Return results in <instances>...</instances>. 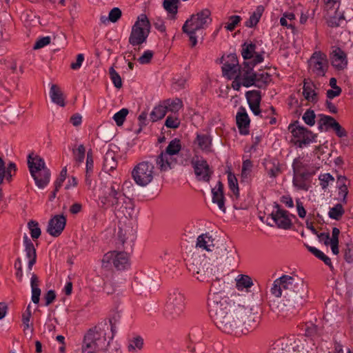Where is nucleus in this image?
<instances>
[{"instance_id": "774afa93", "label": "nucleus", "mask_w": 353, "mask_h": 353, "mask_svg": "<svg viewBox=\"0 0 353 353\" xmlns=\"http://www.w3.org/2000/svg\"><path fill=\"white\" fill-rule=\"evenodd\" d=\"M56 298L54 291L49 290L45 295L46 305H49L52 303Z\"/></svg>"}, {"instance_id": "393cba45", "label": "nucleus", "mask_w": 353, "mask_h": 353, "mask_svg": "<svg viewBox=\"0 0 353 353\" xmlns=\"http://www.w3.org/2000/svg\"><path fill=\"white\" fill-rule=\"evenodd\" d=\"M236 120L240 133L243 135L248 134L249 132L248 128L250 125V120L245 108H239V112L236 116Z\"/></svg>"}, {"instance_id": "0e129e2a", "label": "nucleus", "mask_w": 353, "mask_h": 353, "mask_svg": "<svg viewBox=\"0 0 353 353\" xmlns=\"http://www.w3.org/2000/svg\"><path fill=\"white\" fill-rule=\"evenodd\" d=\"M263 59H264V58H263V55L261 54H256V53H255L254 54V57H252L250 61H248L250 63V65L252 70H253V68L256 65L263 62Z\"/></svg>"}, {"instance_id": "49530a36", "label": "nucleus", "mask_w": 353, "mask_h": 353, "mask_svg": "<svg viewBox=\"0 0 353 353\" xmlns=\"http://www.w3.org/2000/svg\"><path fill=\"white\" fill-rule=\"evenodd\" d=\"M196 142L199 147L203 150H208L211 144L210 137L205 134L197 135Z\"/></svg>"}, {"instance_id": "dca6fc26", "label": "nucleus", "mask_w": 353, "mask_h": 353, "mask_svg": "<svg viewBox=\"0 0 353 353\" xmlns=\"http://www.w3.org/2000/svg\"><path fill=\"white\" fill-rule=\"evenodd\" d=\"M292 134L291 141L299 148L307 147L309 143V131L302 126L299 121H296L288 126Z\"/></svg>"}, {"instance_id": "69168bd1", "label": "nucleus", "mask_w": 353, "mask_h": 353, "mask_svg": "<svg viewBox=\"0 0 353 353\" xmlns=\"http://www.w3.org/2000/svg\"><path fill=\"white\" fill-rule=\"evenodd\" d=\"M332 130L335 132L336 135L339 137H344L347 135L345 130L341 127V125L336 122V123L334 124V128Z\"/></svg>"}, {"instance_id": "c756f323", "label": "nucleus", "mask_w": 353, "mask_h": 353, "mask_svg": "<svg viewBox=\"0 0 353 353\" xmlns=\"http://www.w3.org/2000/svg\"><path fill=\"white\" fill-rule=\"evenodd\" d=\"M30 285L32 289V301L35 304H38L41 291L39 288V279L34 274H32L31 276Z\"/></svg>"}, {"instance_id": "aec40b11", "label": "nucleus", "mask_w": 353, "mask_h": 353, "mask_svg": "<svg viewBox=\"0 0 353 353\" xmlns=\"http://www.w3.org/2000/svg\"><path fill=\"white\" fill-rule=\"evenodd\" d=\"M28 165L32 176H36V172H41L45 176L46 179H48V169L46 166V163L42 158L39 156L30 154L28 157Z\"/></svg>"}, {"instance_id": "2f4dec72", "label": "nucleus", "mask_w": 353, "mask_h": 353, "mask_svg": "<svg viewBox=\"0 0 353 353\" xmlns=\"http://www.w3.org/2000/svg\"><path fill=\"white\" fill-rule=\"evenodd\" d=\"M143 339L140 336H134L128 341V351L130 353H136L142 350Z\"/></svg>"}, {"instance_id": "6ab92c4d", "label": "nucleus", "mask_w": 353, "mask_h": 353, "mask_svg": "<svg viewBox=\"0 0 353 353\" xmlns=\"http://www.w3.org/2000/svg\"><path fill=\"white\" fill-rule=\"evenodd\" d=\"M191 164L199 180L204 181L210 180L211 171L206 161L201 157H194L191 161Z\"/></svg>"}, {"instance_id": "6e6d98bb", "label": "nucleus", "mask_w": 353, "mask_h": 353, "mask_svg": "<svg viewBox=\"0 0 353 353\" xmlns=\"http://www.w3.org/2000/svg\"><path fill=\"white\" fill-rule=\"evenodd\" d=\"M319 181L320 185L322 186L323 189H325L328 186L330 182L334 181V178L330 174L325 173L319 176Z\"/></svg>"}, {"instance_id": "4d7b16f0", "label": "nucleus", "mask_w": 353, "mask_h": 353, "mask_svg": "<svg viewBox=\"0 0 353 353\" xmlns=\"http://www.w3.org/2000/svg\"><path fill=\"white\" fill-rule=\"evenodd\" d=\"M121 10L119 8H112L108 14V19L112 23L117 22L121 17Z\"/></svg>"}, {"instance_id": "9b49d317", "label": "nucleus", "mask_w": 353, "mask_h": 353, "mask_svg": "<svg viewBox=\"0 0 353 353\" xmlns=\"http://www.w3.org/2000/svg\"><path fill=\"white\" fill-rule=\"evenodd\" d=\"M183 107L181 99L175 98L167 99L155 106L150 114L152 122L162 119L167 112H178Z\"/></svg>"}, {"instance_id": "412c9836", "label": "nucleus", "mask_w": 353, "mask_h": 353, "mask_svg": "<svg viewBox=\"0 0 353 353\" xmlns=\"http://www.w3.org/2000/svg\"><path fill=\"white\" fill-rule=\"evenodd\" d=\"M66 219L63 215H55L48 222L47 232L51 236H59L64 230Z\"/></svg>"}, {"instance_id": "338daca9", "label": "nucleus", "mask_w": 353, "mask_h": 353, "mask_svg": "<svg viewBox=\"0 0 353 353\" xmlns=\"http://www.w3.org/2000/svg\"><path fill=\"white\" fill-rule=\"evenodd\" d=\"M154 26L159 31H160L162 33H164L165 35H166V34H165V30H166L164 22L161 19H157L155 20V21L154 22Z\"/></svg>"}, {"instance_id": "bb28decb", "label": "nucleus", "mask_w": 353, "mask_h": 353, "mask_svg": "<svg viewBox=\"0 0 353 353\" xmlns=\"http://www.w3.org/2000/svg\"><path fill=\"white\" fill-rule=\"evenodd\" d=\"M212 202L216 203L219 208L223 212H225V197L223 194V185L219 181L216 185L212 189Z\"/></svg>"}, {"instance_id": "f8f14e48", "label": "nucleus", "mask_w": 353, "mask_h": 353, "mask_svg": "<svg viewBox=\"0 0 353 353\" xmlns=\"http://www.w3.org/2000/svg\"><path fill=\"white\" fill-rule=\"evenodd\" d=\"M210 287L209 289L208 305V307L217 305L225 299L234 298V295L230 296H224L225 281L216 276L210 279Z\"/></svg>"}, {"instance_id": "72a5a7b5", "label": "nucleus", "mask_w": 353, "mask_h": 353, "mask_svg": "<svg viewBox=\"0 0 353 353\" xmlns=\"http://www.w3.org/2000/svg\"><path fill=\"white\" fill-rule=\"evenodd\" d=\"M49 96L52 101L61 107L65 106V95L61 90H50Z\"/></svg>"}, {"instance_id": "c85d7f7f", "label": "nucleus", "mask_w": 353, "mask_h": 353, "mask_svg": "<svg viewBox=\"0 0 353 353\" xmlns=\"http://www.w3.org/2000/svg\"><path fill=\"white\" fill-rule=\"evenodd\" d=\"M117 167L116 154L112 150H108L104 156L103 169L105 172L109 173L114 171Z\"/></svg>"}, {"instance_id": "f257e3e1", "label": "nucleus", "mask_w": 353, "mask_h": 353, "mask_svg": "<svg viewBox=\"0 0 353 353\" xmlns=\"http://www.w3.org/2000/svg\"><path fill=\"white\" fill-rule=\"evenodd\" d=\"M210 316L215 325L221 332L227 334H236L244 327L246 331L254 329L257 325L259 316L252 312V309L241 303L239 296L225 299L221 303L208 307Z\"/></svg>"}, {"instance_id": "37998d69", "label": "nucleus", "mask_w": 353, "mask_h": 353, "mask_svg": "<svg viewBox=\"0 0 353 353\" xmlns=\"http://www.w3.org/2000/svg\"><path fill=\"white\" fill-rule=\"evenodd\" d=\"M345 21L343 14L336 11L333 16H331L327 21L331 27H338L342 25Z\"/></svg>"}, {"instance_id": "f3484780", "label": "nucleus", "mask_w": 353, "mask_h": 353, "mask_svg": "<svg viewBox=\"0 0 353 353\" xmlns=\"http://www.w3.org/2000/svg\"><path fill=\"white\" fill-rule=\"evenodd\" d=\"M220 61L223 63L221 67L223 76L228 79L233 80L241 68L239 64L236 55L235 54H230L226 57L223 56L220 59Z\"/></svg>"}, {"instance_id": "4be33fe9", "label": "nucleus", "mask_w": 353, "mask_h": 353, "mask_svg": "<svg viewBox=\"0 0 353 353\" xmlns=\"http://www.w3.org/2000/svg\"><path fill=\"white\" fill-rule=\"evenodd\" d=\"M332 65L337 70H343L347 65L346 54L339 48H334L330 53Z\"/></svg>"}, {"instance_id": "c9c22d12", "label": "nucleus", "mask_w": 353, "mask_h": 353, "mask_svg": "<svg viewBox=\"0 0 353 353\" xmlns=\"http://www.w3.org/2000/svg\"><path fill=\"white\" fill-rule=\"evenodd\" d=\"M236 285L238 290L248 289L253 285L252 279L248 275L241 274L236 279Z\"/></svg>"}, {"instance_id": "79ce46f5", "label": "nucleus", "mask_w": 353, "mask_h": 353, "mask_svg": "<svg viewBox=\"0 0 353 353\" xmlns=\"http://www.w3.org/2000/svg\"><path fill=\"white\" fill-rule=\"evenodd\" d=\"M179 3L180 0H164L163 7L168 13L175 15L177 13Z\"/></svg>"}, {"instance_id": "7ed1b4c3", "label": "nucleus", "mask_w": 353, "mask_h": 353, "mask_svg": "<svg viewBox=\"0 0 353 353\" xmlns=\"http://www.w3.org/2000/svg\"><path fill=\"white\" fill-rule=\"evenodd\" d=\"M210 16V10L205 8L192 14L184 23L182 30L188 36L192 46H195L197 43L196 33L205 29L211 23L212 18Z\"/></svg>"}, {"instance_id": "8fccbe9b", "label": "nucleus", "mask_w": 353, "mask_h": 353, "mask_svg": "<svg viewBox=\"0 0 353 353\" xmlns=\"http://www.w3.org/2000/svg\"><path fill=\"white\" fill-rule=\"evenodd\" d=\"M252 167L253 164L250 160L246 159L243 161L241 170V178L243 179H248V177L250 175Z\"/></svg>"}, {"instance_id": "4c0bfd02", "label": "nucleus", "mask_w": 353, "mask_h": 353, "mask_svg": "<svg viewBox=\"0 0 353 353\" xmlns=\"http://www.w3.org/2000/svg\"><path fill=\"white\" fill-rule=\"evenodd\" d=\"M165 121V125L168 128H177L180 125L181 121L177 112H170Z\"/></svg>"}, {"instance_id": "bf43d9fd", "label": "nucleus", "mask_w": 353, "mask_h": 353, "mask_svg": "<svg viewBox=\"0 0 353 353\" xmlns=\"http://www.w3.org/2000/svg\"><path fill=\"white\" fill-rule=\"evenodd\" d=\"M154 53L152 50H146L143 54L138 59V61L141 64H147L150 62Z\"/></svg>"}, {"instance_id": "3c124183", "label": "nucleus", "mask_w": 353, "mask_h": 353, "mask_svg": "<svg viewBox=\"0 0 353 353\" xmlns=\"http://www.w3.org/2000/svg\"><path fill=\"white\" fill-rule=\"evenodd\" d=\"M265 169L270 177H276L280 172L279 165L272 161H268L265 163Z\"/></svg>"}, {"instance_id": "20e7f679", "label": "nucleus", "mask_w": 353, "mask_h": 353, "mask_svg": "<svg viewBox=\"0 0 353 353\" xmlns=\"http://www.w3.org/2000/svg\"><path fill=\"white\" fill-rule=\"evenodd\" d=\"M108 330L106 323H100L90 328L84 336L81 347L106 351L110 344L106 336Z\"/></svg>"}, {"instance_id": "603ef678", "label": "nucleus", "mask_w": 353, "mask_h": 353, "mask_svg": "<svg viewBox=\"0 0 353 353\" xmlns=\"http://www.w3.org/2000/svg\"><path fill=\"white\" fill-rule=\"evenodd\" d=\"M128 114V110L125 108H123L116 114H114L113 117V119L116 122L117 125L121 126L123 125L126 116Z\"/></svg>"}, {"instance_id": "9d476101", "label": "nucleus", "mask_w": 353, "mask_h": 353, "mask_svg": "<svg viewBox=\"0 0 353 353\" xmlns=\"http://www.w3.org/2000/svg\"><path fill=\"white\" fill-rule=\"evenodd\" d=\"M185 307L184 294L178 289L171 290L165 304V312L172 319H176L182 315Z\"/></svg>"}, {"instance_id": "423d86ee", "label": "nucleus", "mask_w": 353, "mask_h": 353, "mask_svg": "<svg viewBox=\"0 0 353 353\" xmlns=\"http://www.w3.org/2000/svg\"><path fill=\"white\" fill-rule=\"evenodd\" d=\"M131 174L137 185L145 187L152 182L157 170L152 161H143L134 166Z\"/></svg>"}, {"instance_id": "6e6552de", "label": "nucleus", "mask_w": 353, "mask_h": 353, "mask_svg": "<svg viewBox=\"0 0 353 353\" xmlns=\"http://www.w3.org/2000/svg\"><path fill=\"white\" fill-rule=\"evenodd\" d=\"M295 343L292 346V339L289 337L279 339L272 345L268 353H308L306 339Z\"/></svg>"}, {"instance_id": "680f3d73", "label": "nucleus", "mask_w": 353, "mask_h": 353, "mask_svg": "<svg viewBox=\"0 0 353 353\" xmlns=\"http://www.w3.org/2000/svg\"><path fill=\"white\" fill-rule=\"evenodd\" d=\"M85 148L83 145H80L77 150H74V155L76 161L82 162L85 157Z\"/></svg>"}, {"instance_id": "a878e982", "label": "nucleus", "mask_w": 353, "mask_h": 353, "mask_svg": "<svg viewBox=\"0 0 353 353\" xmlns=\"http://www.w3.org/2000/svg\"><path fill=\"white\" fill-rule=\"evenodd\" d=\"M276 211L272 212L271 215L274 223L278 227L287 229L291 225V221L286 214V212L279 208V205H276Z\"/></svg>"}, {"instance_id": "ea45409f", "label": "nucleus", "mask_w": 353, "mask_h": 353, "mask_svg": "<svg viewBox=\"0 0 353 353\" xmlns=\"http://www.w3.org/2000/svg\"><path fill=\"white\" fill-rule=\"evenodd\" d=\"M271 78L268 73L256 74V82L254 86L261 88L270 85Z\"/></svg>"}, {"instance_id": "5fc2aeb1", "label": "nucleus", "mask_w": 353, "mask_h": 353, "mask_svg": "<svg viewBox=\"0 0 353 353\" xmlns=\"http://www.w3.org/2000/svg\"><path fill=\"white\" fill-rule=\"evenodd\" d=\"M109 73L114 86L117 88H121L122 82L119 74L112 68L110 69Z\"/></svg>"}, {"instance_id": "b1692460", "label": "nucleus", "mask_w": 353, "mask_h": 353, "mask_svg": "<svg viewBox=\"0 0 353 353\" xmlns=\"http://www.w3.org/2000/svg\"><path fill=\"white\" fill-rule=\"evenodd\" d=\"M245 95L250 110L255 115H259L261 112L259 105L261 96L260 92L256 90H252L248 91Z\"/></svg>"}, {"instance_id": "f704fd0d", "label": "nucleus", "mask_w": 353, "mask_h": 353, "mask_svg": "<svg viewBox=\"0 0 353 353\" xmlns=\"http://www.w3.org/2000/svg\"><path fill=\"white\" fill-rule=\"evenodd\" d=\"M264 10L265 8L263 6H259L250 19L245 22V26L249 28L255 26L259 21Z\"/></svg>"}, {"instance_id": "1a4fd4ad", "label": "nucleus", "mask_w": 353, "mask_h": 353, "mask_svg": "<svg viewBox=\"0 0 353 353\" xmlns=\"http://www.w3.org/2000/svg\"><path fill=\"white\" fill-rule=\"evenodd\" d=\"M188 270L198 281L209 282L210 279L215 276L219 268L216 265L210 262V259H205L200 263L194 261L189 264Z\"/></svg>"}, {"instance_id": "09e8293b", "label": "nucleus", "mask_w": 353, "mask_h": 353, "mask_svg": "<svg viewBox=\"0 0 353 353\" xmlns=\"http://www.w3.org/2000/svg\"><path fill=\"white\" fill-rule=\"evenodd\" d=\"M228 185L230 189L232 191L233 194L236 196H239V186L237 179L234 174L231 172L228 173Z\"/></svg>"}, {"instance_id": "7c9ffc66", "label": "nucleus", "mask_w": 353, "mask_h": 353, "mask_svg": "<svg viewBox=\"0 0 353 353\" xmlns=\"http://www.w3.org/2000/svg\"><path fill=\"white\" fill-rule=\"evenodd\" d=\"M196 247L212 251V248H214L213 239L207 234H203L197 238Z\"/></svg>"}, {"instance_id": "473e14b6", "label": "nucleus", "mask_w": 353, "mask_h": 353, "mask_svg": "<svg viewBox=\"0 0 353 353\" xmlns=\"http://www.w3.org/2000/svg\"><path fill=\"white\" fill-rule=\"evenodd\" d=\"M321 118L319 121L318 125L319 128L323 131H327L330 129H332L334 124L336 123V121L330 116L320 115Z\"/></svg>"}, {"instance_id": "39448f33", "label": "nucleus", "mask_w": 353, "mask_h": 353, "mask_svg": "<svg viewBox=\"0 0 353 353\" xmlns=\"http://www.w3.org/2000/svg\"><path fill=\"white\" fill-rule=\"evenodd\" d=\"M181 149L180 141L177 139L172 140L165 150L157 156L154 159L157 168L161 172H166L174 168L177 161L174 155L177 154Z\"/></svg>"}, {"instance_id": "e2e57ef3", "label": "nucleus", "mask_w": 353, "mask_h": 353, "mask_svg": "<svg viewBox=\"0 0 353 353\" xmlns=\"http://www.w3.org/2000/svg\"><path fill=\"white\" fill-rule=\"evenodd\" d=\"M279 282L276 279L272 285V287L271 288V292L273 295H274L276 297H280L282 295V290L281 288V285L279 284Z\"/></svg>"}, {"instance_id": "052dcab7", "label": "nucleus", "mask_w": 353, "mask_h": 353, "mask_svg": "<svg viewBox=\"0 0 353 353\" xmlns=\"http://www.w3.org/2000/svg\"><path fill=\"white\" fill-rule=\"evenodd\" d=\"M67 175V169L66 167L63 168L62 170L60 172L59 178L55 181L54 185H55V191H58L59 189L62 185V183L65 181Z\"/></svg>"}, {"instance_id": "5701e85b", "label": "nucleus", "mask_w": 353, "mask_h": 353, "mask_svg": "<svg viewBox=\"0 0 353 353\" xmlns=\"http://www.w3.org/2000/svg\"><path fill=\"white\" fill-rule=\"evenodd\" d=\"M214 252L217 259L229 264L234 260L236 256V251L232 247L226 248L225 245L216 248Z\"/></svg>"}, {"instance_id": "a18cd8bd", "label": "nucleus", "mask_w": 353, "mask_h": 353, "mask_svg": "<svg viewBox=\"0 0 353 353\" xmlns=\"http://www.w3.org/2000/svg\"><path fill=\"white\" fill-rule=\"evenodd\" d=\"M344 213L343 206L341 204H336L329 210V216L335 220H339Z\"/></svg>"}, {"instance_id": "c03bdc74", "label": "nucleus", "mask_w": 353, "mask_h": 353, "mask_svg": "<svg viewBox=\"0 0 353 353\" xmlns=\"http://www.w3.org/2000/svg\"><path fill=\"white\" fill-rule=\"evenodd\" d=\"M28 228L33 239H37L41 236V231L37 221L34 220L30 221L28 223Z\"/></svg>"}, {"instance_id": "e433bc0d", "label": "nucleus", "mask_w": 353, "mask_h": 353, "mask_svg": "<svg viewBox=\"0 0 353 353\" xmlns=\"http://www.w3.org/2000/svg\"><path fill=\"white\" fill-rule=\"evenodd\" d=\"M31 316L30 304H29L26 311L22 314V322L24 332L30 330V334L33 332L32 324L30 323Z\"/></svg>"}, {"instance_id": "13d9d810", "label": "nucleus", "mask_w": 353, "mask_h": 353, "mask_svg": "<svg viewBox=\"0 0 353 353\" xmlns=\"http://www.w3.org/2000/svg\"><path fill=\"white\" fill-rule=\"evenodd\" d=\"M50 41H51V38L48 36L39 38L36 41L34 46L33 47V49L34 50L41 49L45 46H48V44H50Z\"/></svg>"}, {"instance_id": "a211bd4d", "label": "nucleus", "mask_w": 353, "mask_h": 353, "mask_svg": "<svg viewBox=\"0 0 353 353\" xmlns=\"http://www.w3.org/2000/svg\"><path fill=\"white\" fill-rule=\"evenodd\" d=\"M317 76H324L328 68L327 56L323 52L315 51L310 57V68Z\"/></svg>"}, {"instance_id": "cd10ccee", "label": "nucleus", "mask_w": 353, "mask_h": 353, "mask_svg": "<svg viewBox=\"0 0 353 353\" xmlns=\"http://www.w3.org/2000/svg\"><path fill=\"white\" fill-rule=\"evenodd\" d=\"M23 243L25 245L26 256L29 259L28 269L32 270L33 265L36 262V249L32 242L31 241V240L29 239L26 234H25L23 236Z\"/></svg>"}, {"instance_id": "2eb2a0df", "label": "nucleus", "mask_w": 353, "mask_h": 353, "mask_svg": "<svg viewBox=\"0 0 353 353\" xmlns=\"http://www.w3.org/2000/svg\"><path fill=\"white\" fill-rule=\"evenodd\" d=\"M101 263L105 268H109L112 263L117 270H123L129 266V256L125 252H109L103 256Z\"/></svg>"}, {"instance_id": "f03ea898", "label": "nucleus", "mask_w": 353, "mask_h": 353, "mask_svg": "<svg viewBox=\"0 0 353 353\" xmlns=\"http://www.w3.org/2000/svg\"><path fill=\"white\" fill-rule=\"evenodd\" d=\"M103 190V196L100 197L103 207L109 205L114 208L116 214L132 219L134 215V205L130 199L122 192L121 180L117 176H111Z\"/></svg>"}, {"instance_id": "58836bf2", "label": "nucleus", "mask_w": 353, "mask_h": 353, "mask_svg": "<svg viewBox=\"0 0 353 353\" xmlns=\"http://www.w3.org/2000/svg\"><path fill=\"white\" fill-rule=\"evenodd\" d=\"M256 46L253 43H244L242 46L241 54L243 58L245 60L251 59L252 57H254V54L256 53Z\"/></svg>"}, {"instance_id": "a19ab883", "label": "nucleus", "mask_w": 353, "mask_h": 353, "mask_svg": "<svg viewBox=\"0 0 353 353\" xmlns=\"http://www.w3.org/2000/svg\"><path fill=\"white\" fill-rule=\"evenodd\" d=\"M36 176L37 178L35 176H32V178L34 179L35 183L39 188L43 189L48 185L50 179V172L49 170L48 179H46L45 176L41 173V171L36 172Z\"/></svg>"}, {"instance_id": "0eeeda50", "label": "nucleus", "mask_w": 353, "mask_h": 353, "mask_svg": "<svg viewBox=\"0 0 353 353\" xmlns=\"http://www.w3.org/2000/svg\"><path fill=\"white\" fill-rule=\"evenodd\" d=\"M150 23L144 14H140L132 27L128 39L130 44L133 46H140L146 41L150 32Z\"/></svg>"}, {"instance_id": "ddd939ff", "label": "nucleus", "mask_w": 353, "mask_h": 353, "mask_svg": "<svg viewBox=\"0 0 353 353\" xmlns=\"http://www.w3.org/2000/svg\"><path fill=\"white\" fill-rule=\"evenodd\" d=\"M293 183L299 189L307 190L309 182V168L306 160L295 159L293 163Z\"/></svg>"}, {"instance_id": "4468645a", "label": "nucleus", "mask_w": 353, "mask_h": 353, "mask_svg": "<svg viewBox=\"0 0 353 353\" xmlns=\"http://www.w3.org/2000/svg\"><path fill=\"white\" fill-rule=\"evenodd\" d=\"M236 75L233 79L232 86L239 88L241 86L250 87L256 82V73L252 70L249 62H243Z\"/></svg>"}, {"instance_id": "864d4df0", "label": "nucleus", "mask_w": 353, "mask_h": 353, "mask_svg": "<svg viewBox=\"0 0 353 353\" xmlns=\"http://www.w3.org/2000/svg\"><path fill=\"white\" fill-rule=\"evenodd\" d=\"M241 18L238 15H232L229 17V21L227 23L225 28L228 31H232L234 30L238 23L241 21Z\"/></svg>"}, {"instance_id": "de8ad7c7", "label": "nucleus", "mask_w": 353, "mask_h": 353, "mask_svg": "<svg viewBox=\"0 0 353 353\" xmlns=\"http://www.w3.org/2000/svg\"><path fill=\"white\" fill-rule=\"evenodd\" d=\"M277 281L279 282V285H281V290H288L290 289L293 285L294 279L288 275H283L281 277L277 279Z\"/></svg>"}]
</instances>
